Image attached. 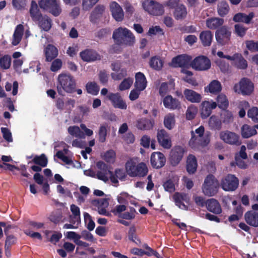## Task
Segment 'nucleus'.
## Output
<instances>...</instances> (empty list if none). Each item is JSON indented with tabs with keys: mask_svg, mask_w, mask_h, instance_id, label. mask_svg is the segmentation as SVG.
I'll use <instances>...</instances> for the list:
<instances>
[{
	"mask_svg": "<svg viewBox=\"0 0 258 258\" xmlns=\"http://www.w3.org/2000/svg\"><path fill=\"white\" fill-rule=\"evenodd\" d=\"M112 38L116 44L119 45H133L135 42V37L129 29L120 27L115 29Z\"/></svg>",
	"mask_w": 258,
	"mask_h": 258,
	"instance_id": "1",
	"label": "nucleus"
},
{
	"mask_svg": "<svg viewBox=\"0 0 258 258\" xmlns=\"http://www.w3.org/2000/svg\"><path fill=\"white\" fill-rule=\"evenodd\" d=\"M125 168L127 174L131 177H143L148 172L146 164L143 162L138 163L135 159H132L126 162Z\"/></svg>",
	"mask_w": 258,
	"mask_h": 258,
	"instance_id": "2",
	"label": "nucleus"
},
{
	"mask_svg": "<svg viewBox=\"0 0 258 258\" xmlns=\"http://www.w3.org/2000/svg\"><path fill=\"white\" fill-rule=\"evenodd\" d=\"M57 88L58 93L62 95L63 92L72 93L76 87V81L70 74H62L58 76Z\"/></svg>",
	"mask_w": 258,
	"mask_h": 258,
	"instance_id": "3",
	"label": "nucleus"
},
{
	"mask_svg": "<svg viewBox=\"0 0 258 258\" xmlns=\"http://www.w3.org/2000/svg\"><path fill=\"white\" fill-rule=\"evenodd\" d=\"M219 186V182L215 177L211 174L208 175L202 185L203 192L209 197L214 196L217 193Z\"/></svg>",
	"mask_w": 258,
	"mask_h": 258,
	"instance_id": "4",
	"label": "nucleus"
},
{
	"mask_svg": "<svg viewBox=\"0 0 258 258\" xmlns=\"http://www.w3.org/2000/svg\"><path fill=\"white\" fill-rule=\"evenodd\" d=\"M96 167L98 170L96 172V177L104 182L109 179L114 184L118 182V180L115 177L112 172L108 169L107 165L103 162L99 161L97 163Z\"/></svg>",
	"mask_w": 258,
	"mask_h": 258,
	"instance_id": "5",
	"label": "nucleus"
},
{
	"mask_svg": "<svg viewBox=\"0 0 258 258\" xmlns=\"http://www.w3.org/2000/svg\"><path fill=\"white\" fill-rule=\"evenodd\" d=\"M234 91L242 95H250L254 90V84L250 79L243 78L233 87Z\"/></svg>",
	"mask_w": 258,
	"mask_h": 258,
	"instance_id": "6",
	"label": "nucleus"
},
{
	"mask_svg": "<svg viewBox=\"0 0 258 258\" xmlns=\"http://www.w3.org/2000/svg\"><path fill=\"white\" fill-rule=\"evenodd\" d=\"M141 5L144 11L151 15H162L164 12L163 6L154 0H144Z\"/></svg>",
	"mask_w": 258,
	"mask_h": 258,
	"instance_id": "7",
	"label": "nucleus"
},
{
	"mask_svg": "<svg viewBox=\"0 0 258 258\" xmlns=\"http://www.w3.org/2000/svg\"><path fill=\"white\" fill-rule=\"evenodd\" d=\"M111 212L116 216L126 220H131L135 218L136 210L133 207H128L125 204L116 206Z\"/></svg>",
	"mask_w": 258,
	"mask_h": 258,
	"instance_id": "8",
	"label": "nucleus"
},
{
	"mask_svg": "<svg viewBox=\"0 0 258 258\" xmlns=\"http://www.w3.org/2000/svg\"><path fill=\"white\" fill-rule=\"evenodd\" d=\"M109 198L95 199L90 201L91 206L100 215L110 216L111 213L106 210L109 206Z\"/></svg>",
	"mask_w": 258,
	"mask_h": 258,
	"instance_id": "9",
	"label": "nucleus"
},
{
	"mask_svg": "<svg viewBox=\"0 0 258 258\" xmlns=\"http://www.w3.org/2000/svg\"><path fill=\"white\" fill-rule=\"evenodd\" d=\"M219 138L224 143L230 145L239 146L241 143L239 136L229 131L221 132Z\"/></svg>",
	"mask_w": 258,
	"mask_h": 258,
	"instance_id": "10",
	"label": "nucleus"
},
{
	"mask_svg": "<svg viewBox=\"0 0 258 258\" xmlns=\"http://www.w3.org/2000/svg\"><path fill=\"white\" fill-rule=\"evenodd\" d=\"M211 66L210 60L206 56L201 55L196 57L190 63V66L197 71H204L209 70Z\"/></svg>",
	"mask_w": 258,
	"mask_h": 258,
	"instance_id": "11",
	"label": "nucleus"
},
{
	"mask_svg": "<svg viewBox=\"0 0 258 258\" xmlns=\"http://www.w3.org/2000/svg\"><path fill=\"white\" fill-rule=\"evenodd\" d=\"M239 185V180L234 175L228 174L221 180V186L225 191H234Z\"/></svg>",
	"mask_w": 258,
	"mask_h": 258,
	"instance_id": "12",
	"label": "nucleus"
},
{
	"mask_svg": "<svg viewBox=\"0 0 258 258\" xmlns=\"http://www.w3.org/2000/svg\"><path fill=\"white\" fill-rule=\"evenodd\" d=\"M109 8L113 18L116 22H121L124 18V13L121 6L115 1L110 3Z\"/></svg>",
	"mask_w": 258,
	"mask_h": 258,
	"instance_id": "13",
	"label": "nucleus"
},
{
	"mask_svg": "<svg viewBox=\"0 0 258 258\" xmlns=\"http://www.w3.org/2000/svg\"><path fill=\"white\" fill-rule=\"evenodd\" d=\"M210 135H205L197 139H190L189 145L195 150H201L210 143Z\"/></svg>",
	"mask_w": 258,
	"mask_h": 258,
	"instance_id": "14",
	"label": "nucleus"
},
{
	"mask_svg": "<svg viewBox=\"0 0 258 258\" xmlns=\"http://www.w3.org/2000/svg\"><path fill=\"white\" fill-rule=\"evenodd\" d=\"M157 138L159 145L163 148L169 149L172 146L171 138L170 135L164 130H159Z\"/></svg>",
	"mask_w": 258,
	"mask_h": 258,
	"instance_id": "15",
	"label": "nucleus"
},
{
	"mask_svg": "<svg viewBox=\"0 0 258 258\" xmlns=\"http://www.w3.org/2000/svg\"><path fill=\"white\" fill-rule=\"evenodd\" d=\"M215 36L217 42L222 45H224L227 44L230 41L231 32L227 27L224 26L216 31Z\"/></svg>",
	"mask_w": 258,
	"mask_h": 258,
	"instance_id": "16",
	"label": "nucleus"
},
{
	"mask_svg": "<svg viewBox=\"0 0 258 258\" xmlns=\"http://www.w3.org/2000/svg\"><path fill=\"white\" fill-rule=\"evenodd\" d=\"M226 57V59L233 61V65L235 68L240 70H245L247 68V61L241 53H235L231 56Z\"/></svg>",
	"mask_w": 258,
	"mask_h": 258,
	"instance_id": "17",
	"label": "nucleus"
},
{
	"mask_svg": "<svg viewBox=\"0 0 258 258\" xmlns=\"http://www.w3.org/2000/svg\"><path fill=\"white\" fill-rule=\"evenodd\" d=\"M70 152L68 149L64 148L63 151H58L57 152L56 156L68 166V168H79L80 167L81 165L79 163L76 162V163H74L73 162L72 159L70 157Z\"/></svg>",
	"mask_w": 258,
	"mask_h": 258,
	"instance_id": "18",
	"label": "nucleus"
},
{
	"mask_svg": "<svg viewBox=\"0 0 258 258\" xmlns=\"http://www.w3.org/2000/svg\"><path fill=\"white\" fill-rule=\"evenodd\" d=\"M107 98L111 101L114 107L120 109H126L127 104L118 93H110L107 95Z\"/></svg>",
	"mask_w": 258,
	"mask_h": 258,
	"instance_id": "19",
	"label": "nucleus"
},
{
	"mask_svg": "<svg viewBox=\"0 0 258 258\" xmlns=\"http://www.w3.org/2000/svg\"><path fill=\"white\" fill-rule=\"evenodd\" d=\"M164 106L170 110H179L181 108V102L171 95H167L162 100Z\"/></svg>",
	"mask_w": 258,
	"mask_h": 258,
	"instance_id": "20",
	"label": "nucleus"
},
{
	"mask_svg": "<svg viewBox=\"0 0 258 258\" xmlns=\"http://www.w3.org/2000/svg\"><path fill=\"white\" fill-rule=\"evenodd\" d=\"M191 59V58L189 55H180L172 59L171 64L174 67H180L185 68L189 66H190Z\"/></svg>",
	"mask_w": 258,
	"mask_h": 258,
	"instance_id": "21",
	"label": "nucleus"
},
{
	"mask_svg": "<svg viewBox=\"0 0 258 258\" xmlns=\"http://www.w3.org/2000/svg\"><path fill=\"white\" fill-rule=\"evenodd\" d=\"M151 163L155 168H160L163 167L166 162L164 155L160 152H153L151 156Z\"/></svg>",
	"mask_w": 258,
	"mask_h": 258,
	"instance_id": "22",
	"label": "nucleus"
},
{
	"mask_svg": "<svg viewBox=\"0 0 258 258\" xmlns=\"http://www.w3.org/2000/svg\"><path fill=\"white\" fill-rule=\"evenodd\" d=\"M201 114L203 118H207L211 113L212 110L217 107V103L212 100L204 101L201 103Z\"/></svg>",
	"mask_w": 258,
	"mask_h": 258,
	"instance_id": "23",
	"label": "nucleus"
},
{
	"mask_svg": "<svg viewBox=\"0 0 258 258\" xmlns=\"http://www.w3.org/2000/svg\"><path fill=\"white\" fill-rule=\"evenodd\" d=\"M111 69L114 72L111 74L112 79L119 80L126 76V71L125 69H121V63L119 62L113 63L111 65Z\"/></svg>",
	"mask_w": 258,
	"mask_h": 258,
	"instance_id": "24",
	"label": "nucleus"
},
{
	"mask_svg": "<svg viewBox=\"0 0 258 258\" xmlns=\"http://www.w3.org/2000/svg\"><path fill=\"white\" fill-rule=\"evenodd\" d=\"M173 199L176 205L180 209L185 210L187 206L184 203L188 204L190 201L189 196L185 194L176 193L173 196Z\"/></svg>",
	"mask_w": 258,
	"mask_h": 258,
	"instance_id": "25",
	"label": "nucleus"
},
{
	"mask_svg": "<svg viewBox=\"0 0 258 258\" xmlns=\"http://www.w3.org/2000/svg\"><path fill=\"white\" fill-rule=\"evenodd\" d=\"M147 81L145 76L141 72L135 75V87L140 91H143L147 87Z\"/></svg>",
	"mask_w": 258,
	"mask_h": 258,
	"instance_id": "26",
	"label": "nucleus"
},
{
	"mask_svg": "<svg viewBox=\"0 0 258 258\" xmlns=\"http://www.w3.org/2000/svg\"><path fill=\"white\" fill-rule=\"evenodd\" d=\"M80 57L84 61H93L100 59L99 55L96 51L91 49H86L80 54Z\"/></svg>",
	"mask_w": 258,
	"mask_h": 258,
	"instance_id": "27",
	"label": "nucleus"
},
{
	"mask_svg": "<svg viewBox=\"0 0 258 258\" xmlns=\"http://www.w3.org/2000/svg\"><path fill=\"white\" fill-rule=\"evenodd\" d=\"M183 94L186 100L191 103H199L202 100V96L196 91L186 89L183 91Z\"/></svg>",
	"mask_w": 258,
	"mask_h": 258,
	"instance_id": "28",
	"label": "nucleus"
},
{
	"mask_svg": "<svg viewBox=\"0 0 258 258\" xmlns=\"http://www.w3.org/2000/svg\"><path fill=\"white\" fill-rule=\"evenodd\" d=\"M154 125V120L146 118H141L137 121V127L141 130H149Z\"/></svg>",
	"mask_w": 258,
	"mask_h": 258,
	"instance_id": "29",
	"label": "nucleus"
},
{
	"mask_svg": "<svg viewBox=\"0 0 258 258\" xmlns=\"http://www.w3.org/2000/svg\"><path fill=\"white\" fill-rule=\"evenodd\" d=\"M187 14L185 6L182 4H178L175 8L173 15L177 20H181L185 19Z\"/></svg>",
	"mask_w": 258,
	"mask_h": 258,
	"instance_id": "30",
	"label": "nucleus"
},
{
	"mask_svg": "<svg viewBox=\"0 0 258 258\" xmlns=\"http://www.w3.org/2000/svg\"><path fill=\"white\" fill-rule=\"evenodd\" d=\"M244 217L246 223L249 225L258 227V212H247L245 214Z\"/></svg>",
	"mask_w": 258,
	"mask_h": 258,
	"instance_id": "31",
	"label": "nucleus"
},
{
	"mask_svg": "<svg viewBox=\"0 0 258 258\" xmlns=\"http://www.w3.org/2000/svg\"><path fill=\"white\" fill-rule=\"evenodd\" d=\"M44 53L46 60L48 61H50L57 56L58 50L54 46L49 44L45 48Z\"/></svg>",
	"mask_w": 258,
	"mask_h": 258,
	"instance_id": "32",
	"label": "nucleus"
},
{
	"mask_svg": "<svg viewBox=\"0 0 258 258\" xmlns=\"http://www.w3.org/2000/svg\"><path fill=\"white\" fill-rule=\"evenodd\" d=\"M221 84L217 80L212 81L207 87L205 88V91L211 94H216L221 91Z\"/></svg>",
	"mask_w": 258,
	"mask_h": 258,
	"instance_id": "33",
	"label": "nucleus"
},
{
	"mask_svg": "<svg viewBox=\"0 0 258 258\" xmlns=\"http://www.w3.org/2000/svg\"><path fill=\"white\" fill-rule=\"evenodd\" d=\"M224 23L223 19L218 17H212L206 20V26L210 29H216Z\"/></svg>",
	"mask_w": 258,
	"mask_h": 258,
	"instance_id": "34",
	"label": "nucleus"
},
{
	"mask_svg": "<svg viewBox=\"0 0 258 258\" xmlns=\"http://www.w3.org/2000/svg\"><path fill=\"white\" fill-rule=\"evenodd\" d=\"M206 206L209 211L215 214H218L221 212V208L218 201L214 199L208 200Z\"/></svg>",
	"mask_w": 258,
	"mask_h": 258,
	"instance_id": "35",
	"label": "nucleus"
},
{
	"mask_svg": "<svg viewBox=\"0 0 258 258\" xmlns=\"http://www.w3.org/2000/svg\"><path fill=\"white\" fill-rule=\"evenodd\" d=\"M36 21H38L39 27L45 31H48L51 27L52 21L47 16H41Z\"/></svg>",
	"mask_w": 258,
	"mask_h": 258,
	"instance_id": "36",
	"label": "nucleus"
},
{
	"mask_svg": "<svg viewBox=\"0 0 258 258\" xmlns=\"http://www.w3.org/2000/svg\"><path fill=\"white\" fill-rule=\"evenodd\" d=\"M24 32V27L22 25H18L14 31L12 43L13 45H18L21 41Z\"/></svg>",
	"mask_w": 258,
	"mask_h": 258,
	"instance_id": "37",
	"label": "nucleus"
},
{
	"mask_svg": "<svg viewBox=\"0 0 258 258\" xmlns=\"http://www.w3.org/2000/svg\"><path fill=\"white\" fill-rule=\"evenodd\" d=\"M257 134V131L253 126L244 124L241 128V135L243 138H249Z\"/></svg>",
	"mask_w": 258,
	"mask_h": 258,
	"instance_id": "38",
	"label": "nucleus"
},
{
	"mask_svg": "<svg viewBox=\"0 0 258 258\" xmlns=\"http://www.w3.org/2000/svg\"><path fill=\"white\" fill-rule=\"evenodd\" d=\"M254 17L253 13H250L248 15L243 13H238L233 17V21L236 22H244L248 24Z\"/></svg>",
	"mask_w": 258,
	"mask_h": 258,
	"instance_id": "39",
	"label": "nucleus"
},
{
	"mask_svg": "<svg viewBox=\"0 0 258 258\" xmlns=\"http://www.w3.org/2000/svg\"><path fill=\"white\" fill-rule=\"evenodd\" d=\"M200 39L204 46H209L212 43L213 34L210 31H204L201 33Z\"/></svg>",
	"mask_w": 258,
	"mask_h": 258,
	"instance_id": "40",
	"label": "nucleus"
},
{
	"mask_svg": "<svg viewBox=\"0 0 258 258\" xmlns=\"http://www.w3.org/2000/svg\"><path fill=\"white\" fill-rule=\"evenodd\" d=\"M181 73L183 75V79L187 83L191 84L194 86H197L198 83L197 81L192 77V73L186 68H182Z\"/></svg>",
	"mask_w": 258,
	"mask_h": 258,
	"instance_id": "41",
	"label": "nucleus"
},
{
	"mask_svg": "<svg viewBox=\"0 0 258 258\" xmlns=\"http://www.w3.org/2000/svg\"><path fill=\"white\" fill-rule=\"evenodd\" d=\"M175 117L173 113H169L166 114L164 118V125L168 130L173 129L175 125Z\"/></svg>",
	"mask_w": 258,
	"mask_h": 258,
	"instance_id": "42",
	"label": "nucleus"
},
{
	"mask_svg": "<svg viewBox=\"0 0 258 258\" xmlns=\"http://www.w3.org/2000/svg\"><path fill=\"white\" fill-rule=\"evenodd\" d=\"M110 130V126L107 123H104L100 125L98 131L99 141L103 143L106 140L107 133Z\"/></svg>",
	"mask_w": 258,
	"mask_h": 258,
	"instance_id": "43",
	"label": "nucleus"
},
{
	"mask_svg": "<svg viewBox=\"0 0 258 258\" xmlns=\"http://www.w3.org/2000/svg\"><path fill=\"white\" fill-rule=\"evenodd\" d=\"M187 170L189 173L195 172L197 168V162L195 156L190 155L187 159Z\"/></svg>",
	"mask_w": 258,
	"mask_h": 258,
	"instance_id": "44",
	"label": "nucleus"
},
{
	"mask_svg": "<svg viewBox=\"0 0 258 258\" xmlns=\"http://www.w3.org/2000/svg\"><path fill=\"white\" fill-rule=\"evenodd\" d=\"M133 198L127 192H121L116 196V200L120 204L126 205L128 202L134 203Z\"/></svg>",
	"mask_w": 258,
	"mask_h": 258,
	"instance_id": "45",
	"label": "nucleus"
},
{
	"mask_svg": "<svg viewBox=\"0 0 258 258\" xmlns=\"http://www.w3.org/2000/svg\"><path fill=\"white\" fill-rule=\"evenodd\" d=\"M178 178L177 176L173 177L171 179L167 180L163 184L165 190L168 192H172L175 190V185L178 182Z\"/></svg>",
	"mask_w": 258,
	"mask_h": 258,
	"instance_id": "46",
	"label": "nucleus"
},
{
	"mask_svg": "<svg viewBox=\"0 0 258 258\" xmlns=\"http://www.w3.org/2000/svg\"><path fill=\"white\" fill-rule=\"evenodd\" d=\"M174 88V84L171 82L169 83H163L161 84L159 87V92L161 96H164L166 94L169 93Z\"/></svg>",
	"mask_w": 258,
	"mask_h": 258,
	"instance_id": "47",
	"label": "nucleus"
},
{
	"mask_svg": "<svg viewBox=\"0 0 258 258\" xmlns=\"http://www.w3.org/2000/svg\"><path fill=\"white\" fill-rule=\"evenodd\" d=\"M68 133L73 137L79 138H84V135L81 130V127L76 126H70L68 128Z\"/></svg>",
	"mask_w": 258,
	"mask_h": 258,
	"instance_id": "48",
	"label": "nucleus"
},
{
	"mask_svg": "<svg viewBox=\"0 0 258 258\" xmlns=\"http://www.w3.org/2000/svg\"><path fill=\"white\" fill-rule=\"evenodd\" d=\"M150 67L154 70H160L163 65V60L158 56H154L151 58L150 61Z\"/></svg>",
	"mask_w": 258,
	"mask_h": 258,
	"instance_id": "49",
	"label": "nucleus"
},
{
	"mask_svg": "<svg viewBox=\"0 0 258 258\" xmlns=\"http://www.w3.org/2000/svg\"><path fill=\"white\" fill-rule=\"evenodd\" d=\"M229 10V5L226 2L222 1L218 4L217 11L220 16H225L228 14Z\"/></svg>",
	"mask_w": 258,
	"mask_h": 258,
	"instance_id": "50",
	"label": "nucleus"
},
{
	"mask_svg": "<svg viewBox=\"0 0 258 258\" xmlns=\"http://www.w3.org/2000/svg\"><path fill=\"white\" fill-rule=\"evenodd\" d=\"M105 11V7L103 6H97L92 12L90 16V20L92 22L99 18Z\"/></svg>",
	"mask_w": 258,
	"mask_h": 258,
	"instance_id": "51",
	"label": "nucleus"
},
{
	"mask_svg": "<svg viewBox=\"0 0 258 258\" xmlns=\"http://www.w3.org/2000/svg\"><path fill=\"white\" fill-rule=\"evenodd\" d=\"M198 108L194 105H189L186 110L185 113V117L187 120H192L193 119L195 116H196L198 113Z\"/></svg>",
	"mask_w": 258,
	"mask_h": 258,
	"instance_id": "52",
	"label": "nucleus"
},
{
	"mask_svg": "<svg viewBox=\"0 0 258 258\" xmlns=\"http://www.w3.org/2000/svg\"><path fill=\"white\" fill-rule=\"evenodd\" d=\"M217 106L223 109H225L228 105V99L223 94H220L217 96Z\"/></svg>",
	"mask_w": 258,
	"mask_h": 258,
	"instance_id": "53",
	"label": "nucleus"
},
{
	"mask_svg": "<svg viewBox=\"0 0 258 258\" xmlns=\"http://www.w3.org/2000/svg\"><path fill=\"white\" fill-rule=\"evenodd\" d=\"M30 13L31 17L35 21L41 16L39 13L37 5L35 2L32 1L31 3Z\"/></svg>",
	"mask_w": 258,
	"mask_h": 258,
	"instance_id": "54",
	"label": "nucleus"
},
{
	"mask_svg": "<svg viewBox=\"0 0 258 258\" xmlns=\"http://www.w3.org/2000/svg\"><path fill=\"white\" fill-rule=\"evenodd\" d=\"M184 153V149L181 147L177 146L172 150L171 154L172 157L176 159L178 162L181 159Z\"/></svg>",
	"mask_w": 258,
	"mask_h": 258,
	"instance_id": "55",
	"label": "nucleus"
},
{
	"mask_svg": "<svg viewBox=\"0 0 258 258\" xmlns=\"http://www.w3.org/2000/svg\"><path fill=\"white\" fill-rule=\"evenodd\" d=\"M133 83V79L132 78H127L123 80L119 84L118 90L119 91H124L129 89Z\"/></svg>",
	"mask_w": 258,
	"mask_h": 258,
	"instance_id": "56",
	"label": "nucleus"
},
{
	"mask_svg": "<svg viewBox=\"0 0 258 258\" xmlns=\"http://www.w3.org/2000/svg\"><path fill=\"white\" fill-rule=\"evenodd\" d=\"M55 17H57L61 13L60 3L59 1L55 0L51 8L48 11Z\"/></svg>",
	"mask_w": 258,
	"mask_h": 258,
	"instance_id": "57",
	"label": "nucleus"
},
{
	"mask_svg": "<svg viewBox=\"0 0 258 258\" xmlns=\"http://www.w3.org/2000/svg\"><path fill=\"white\" fill-rule=\"evenodd\" d=\"M86 88L88 93L94 95L98 94L99 88L95 82H89L86 85Z\"/></svg>",
	"mask_w": 258,
	"mask_h": 258,
	"instance_id": "58",
	"label": "nucleus"
},
{
	"mask_svg": "<svg viewBox=\"0 0 258 258\" xmlns=\"http://www.w3.org/2000/svg\"><path fill=\"white\" fill-rule=\"evenodd\" d=\"M191 139H197L201 138L204 135H209L208 133H205V129L204 126H200L197 128L195 131L191 132Z\"/></svg>",
	"mask_w": 258,
	"mask_h": 258,
	"instance_id": "59",
	"label": "nucleus"
},
{
	"mask_svg": "<svg viewBox=\"0 0 258 258\" xmlns=\"http://www.w3.org/2000/svg\"><path fill=\"white\" fill-rule=\"evenodd\" d=\"M32 161L34 163L43 167H45L47 164V158L44 155H41L40 156L35 157L32 160Z\"/></svg>",
	"mask_w": 258,
	"mask_h": 258,
	"instance_id": "60",
	"label": "nucleus"
},
{
	"mask_svg": "<svg viewBox=\"0 0 258 258\" xmlns=\"http://www.w3.org/2000/svg\"><path fill=\"white\" fill-rule=\"evenodd\" d=\"M11 63V58L9 55H5L0 58V66L2 69H8Z\"/></svg>",
	"mask_w": 258,
	"mask_h": 258,
	"instance_id": "61",
	"label": "nucleus"
},
{
	"mask_svg": "<svg viewBox=\"0 0 258 258\" xmlns=\"http://www.w3.org/2000/svg\"><path fill=\"white\" fill-rule=\"evenodd\" d=\"M102 158L107 162L113 163L115 161V153L112 150H109L102 155Z\"/></svg>",
	"mask_w": 258,
	"mask_h": 258,
	"instance_id": "62",
	"label": "nucleus"
},
{
	"mask_svg": "<svg viewBox=\"0 0 258 258\" xmlns=\"http://www.w3.org/2000/svg\"><path fill=\"white\" fill-rule=\"evenodd\" d=\"M247 115L253 121L258 122V108L253 107L247 111Z\"/></svg>",
	"mask_w": 258,
	"mask_h": 258,
	"instance_id": "63",
	"label": "nucleus"
},
{
	"mask_svg": "<svg viewBox=\"0 0 258 258\" xmlns=\"http://www.w3.org/2000/svg\"><path fill=\"white\" fill-rule=\"evenodd\" d=\"M246 48L251 52L258 51V41L247 40L245 42Z\"/></svg>",
	"mask_w": 258,
	"mask_h": 258,
	"instance_id": "64",
	"label": "nucleus"
}]
</instances>
